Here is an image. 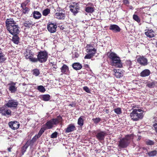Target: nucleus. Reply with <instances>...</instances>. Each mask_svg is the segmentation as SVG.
<instances>
[{"label":"nucleus","instance_id":"25","mask_svg":"<svg viewBox=\"0 0 157 157\" xmlns=\"http://www.w3.org/2000/svg\"><path fill=\"white\" fill-rule=\"evenodd\" d=\"M41 15L38 11H35L33 13V17L36 19H38L40 18Z\"/></svg>","mask_w":157,"mask_h":157},{"label":"nucleus","instance_id":"3","mask_svg":"<svg viewBox=\"0 0 157 157\" xmlns=\"http://www.w3.org/2000/svg\"><path fill=\"white\" fill-rule=\"evenodd\" d=\"M143 111L140 109H134L130 113V116L132 120L136 121L142 119L143 117Z\"/></svg>","mask_w":157,"mask_h":157},{"label":"nucleus","instance_id":"40","mask_svg":"<svg viewBox=\"0 0 157 157\" xmlns=\"http://www.w3.org/2000/svg\"><path fill=\"white\" fill-rule=\"evenodd\" d=\"M147 86L150 88L153 87L155 86V83L154 82H149L147 84Z\"/></svg>","mask_w":157,"mask_h":157},{"label":"nucleus","instance_id":"45","mask_svg":"<svg viewBox=\"0 0 157 157\" xmlns=\"http://www.w3.org/2000/svg\"><path fill=\"white\" fill-rule=\"evenodd\" d=\"M94 56L93 55L90 54L89 53L88 54H87L84 57L85 59H90L92 58L93 56Z\"/></svg>","mask_w":157,"mask_h":157},{"label":"nucleus","instance_id":"29","mask_svg":"<svg viewBox=\"0 0 157 157\" xmlns=\"http://www.w3.org/2000/svg\"><path fill=\"white\" fill-rule=\"evenodd\" d=\"M87 52L89 53H90L94 56L96 53L97 51L96 49L94 48H87Z\"/></svg>","mask_w":157,"mask_h":157},{"label":"nucleus","instance_id":"15","mask_svg":"<svg viewBox=\"0 0 157 157\" xmlns=\"http://www.w3.org/2000/svg\"><path fill=\"white\" fill-rule=\"evenodd\" d=\"M109 29L115 33L119 32L121 30L120 28L116 25H111Z\"/></svg>","mask_w":157,"mask_h":157},{"label":"nucleus","instance_id":"55","mask_svg":"<svg viewBox=\"0 0 157 157\" xmlns=\"http://www.w3.org/2000/svg\"><path fill=\"white\" fill-rule=\"evenodd\" d=\"M26 149H24V150H23V148H22V154L23 155L24 153L26 151Z\"/></svg>","mask_w":157,"mask_h":157},{"label":"nucleus","instance_id":"2","mask_svg":"<svg viewBox=\"0 0 157 157\" xmlns=\"http://www.w3.org/2000/svg\"><path fill=\"white\" fill-rule=\"evenodd\" d=\"M133 138L132 134L126 135L125 137L120 139L119 141L118 146L121 148L126 147Z\"/></svg>","mask_w":157,"mask_h":157},{"label":"nucleus","instance_id":"54","mask_svg":"<svg viewBox=\"0 0 157 157\" xmlns=\"http://www.w3.org/2000/svg\"><path fill=\"white\" fill-rule=\"evenodd\" d=\"M86 47L87 48H93V47L92 46V45L90 44L87 45Z\"/></svg>","mask_w":157,"mask_h":157},{"label":"nucleus","instance_id":"43","mask_svg":"<svg viewBox=\"0 0 157 157\" xmlns=\"http://www.w3.org/2000/svg\"><path fill=\"white\" fill-rule=\"evenodd\" d=\"M58 133L55 132L53 133L51 136V138H56L57 136Z\"/></svg>","mask_w":157,"mask_h":157},{"label":"nucleus","instance_id":"11","mask_svg":"<svg viewBox=\"0 0 157 157\" xmlns=\"http://www.w3.org/2000/svg\"><path fill=\"white\" fill-rule=\"evenodd\" d=\"M9 125L10 127L14 130L18 129L20 125L19 123L16 121L10 122L9 123Z\"/></svg>","mask_w":157,"mask_h":157},{"label":"nucleus","instance_id":"26","mask_svg":"<svg viewBox=\"0 0 157 157\" xmlns=\"http://www.w3.org/2000/svg\"><path fill=\"white\" fill-rule=\"evenodd\" d=\"M146 35L149 38H152L155 36L154 32L152 30H150L145 32Z\"/></svg>","mask_w":157,"mask_h":157},{"label":"nucleus","instance_id":"27","mask_svg":"<svg viewBox=\"0 0 157 157\" xmlns=\"http://www.w3.org/2000/svg\"><path fill=\"white\" fill-rule=\"evenodd\" d=\"M13 36L12 37V40L15 44H18L19 43V38L17 35H13Z\"/></svg>","mask_w":157,"mask_h":157},{"label":"nucleus","instance_id":"28","mask_svg":"<svg viewBox=\"0 0 157 157\" xmlns=\"http://www.w3.org/2000/svg\"><path fill=\"white\" fill-rule=\"evenodd\" d=\"M85 11L88 13H92L94 11V10L92 7L86 6L85 8Z\"/></svg>","mask_w":157,"mask_h":157},{"label":"nucleus","instance_id":"34","mask_svg":"<svg viewBox=\"0 0 157 157\" xmlns=\"http://www.w3.org/2000/svg\"><path fill=\"white\" fill-rule=\"evenodd\" d=\"M32 24L33 22L31 21H25L24 22V25L25 27H29Z\"/></svg>","mask_w":157,"mask_h":157},{"label":"nucleus","instance_id":"17","mask_svg":"<svg viewBox=\"0 0 157 157\" xmlns=\"http://www.w3.org/2000/svg\"><path fill=\"white\" fill-rule=\"evenodd\" d=\"M0 111L2 115L6 116L10 115L11 113V111L10 109L6 110L4 107L1 108Z\"/></svg>","mask_w":157,"mask_h":157},{"label":"nucleus","instance_id":"4","mask_svg":"<svg viewBox=\"0 0 157 157\" xmlns=\"http://www.w3.org/2000/svg\"><path fill=\"white\" fill-rule=\"evenodd\" d=\"M62 119V117L60 116H59L56 118L48 121L43 125L47 129H51L53 127V125H57L61 122Z\"/></svg>","mask_w":157,"mask_h":157},{"label":"nucleus","instance_id":"48","mask_svg":"<svg viewBox=\"0 0 157 157\" xmlns=\"http://www.w3.org/2000/svg\"><path fill=\"white\" fill-rule=\"evenodd\" d=\"M79 56V54L76 52H75L73 54V57L74 58H77Z\"/></svg>","mask_w":157,"mask_h":157},{"label":"nucleus","instance_id":"8","mask_svg":"<svg viewBox=\"0 0 157 157\" xmlns=\"http://www.w3.org/2000/svg\"><path fill=\"white\" fill-rule=\"evenodd\" d=\"M57 25L56 24L53 23H48L47 26V28L48 31L51 33H54L56 30Z\"/></svg>","mask_w":157,"mask_h":157},{"label":"nucleus","instance_id":"52","mask_svg":"<svg viewBox=\"0 0 157 157\" xmlns=\"http://www.w3.org/2000/svg\"><path fill=\"white\" fill-rule=\"evenodd\" d=\"M123 2L125 5L128 4H129V2L128 0H124Z\"/></svg>","mask_w":157,"mask_h":157},{"label":"nucleus","instance_id":"31","mask_svg":"<svg viewBox=\"0 0 157 157\" xmlns=\"http://www.w3.org/2000/svg\"><path fill=\"white\" fill-rule=\"evenodd\" d=\"M32 72L33 74L36 76H38L40 74L39 70L37 69H33Z\"/></svg>","mask_w":157,"mask_h":157},{"label":"nucleus","instance_id":"16","mask_svg":"<svg viewBox=\"0 0 157 157\" xmlns=\"http://www.w3.org/2000/svg\"><path fill=\"white\" fill-rule=\"evenodd\" d=\"M46 128H45L43 125L41 129L39 131L38 134L36 135L33 138V139L34 140H36L37 139L40 138L43 133L44 132V131L45 130Z\"/></svg>","mask_w":157,"mask_h":157},{"label":"nucleus","instance_id":"58","mask_svg":"<svg viewBox=\"0 0 157 157\" xmlns=\"http://www.w3.org/2000/svg\"><path fill=\"white\" fill-rule=\"evenodd\" d=\"M2 52L1 50V48H0V55L2 53Z\"/></svg>","mask_w":157,"mask_h":157},{"label":"nucleus","instance_id":"38","mask_svg":"<svg viewBox=\"0 0 157 157\" xmlns=\"http://www.w3.org/2000/svg\"><path fill=\"white\" fill-rule=\"evenodd\" d=\"M115 72V75L117 78H119L122 76V74L119 72V71H118L117 70H116V71H114Z\"/></svg>","mask_w":157,"mask_h":157},{"label":"nucleus","instance_id":"6","mask_svg":"<svg viewBox=\"0 0 157 157\" xmlns=\"http://www.w3.org/2000/svg\"><path fill=\"white\" fill-rule=\"evenodd\" d=\"M46 52L41 51L39 52L37 55L38 61L41 63L46 61L48 58Z\"/></svg>","mask_w":157,"mask_h":157},{"label":"nucleus","instance_id":"42","mask_svg":"<svg viewBox=\"0 0 157 157\" xmlns=\"http://www.w3.org/2000/svg\"><path fill=\"white\" fill-rule=\"evenodd\" d=\"M29 59L30 61L33 62H36L38 61V58H34L33 57H32V56L30 58V59Z\"/></svg>","mask_w":157,"mask_h":157},{"label":"nucleus","instance_id":"20","mask_svg":"<svg viewBox=\"0 0 157 157\" xmlns=\"http://www.w3.org/2000/svg\"><path fill=\"white\" fill-rule=\"evenodd\" d=\"M85 117L84 116H80L78 120V124L81 127L84 124V121L85 120Z\"/></svg>","mask_w":157,"mask_h":157},{"label":"nucleus","instance_id":"18","mask_svg":"<svg viewBox=\"0 0 157 157\" xmlns=\"http://www.w3.org/2000/svg\"><path fill=\"white\" fill-rule=\"evenodd\" d=\"M75 129V127L73 124H71L65 129L66 133H69L74 131Z\"/></svg>","mask_w":157,"mask_h":157},{"label":"nucleus","instance_id":"53","mask_svg":"<svg viewBox=\"0 0 157 157\" xmlns=\"http://www.w3.org/2000/svg\"><path fill=\"white\" fill-rule=\"evenodd\" d=\"M69 106H71L74 107H75V103H72L70 104L69 105Z\"/></svg>","mask_w":157,"mask_h":157},{"label":"nucleus","instance_id":"51","mask_svg":"<svg viewBox=\"0 0 157 157\" xmlns=\"http://www.w3.org/2000/svg\"><path fill=\"white\" fill-rule=\"evenodd\" d=\"M127 67L128 68V69L130 71H132L133 70V66L132 64V65L128 66V67Z\"/></svg>","mask_w":157,"mask_h":157},{"label":"nucleus","instance_id":"50","mask_svg":"<svg viewBox=\"0 0 157 157\" xmlns=\"http://www.w3.org/2000/svg\"><path fill=\"white\" fill-rule=\"evenodd\" d=\"M153 126L155 128L156 132L157 133V121H156V122L153 124Z\"/></svg>","mask_w":157,"mask_h":157},{"label":"nucleus","instance_id":"37","mask_svg":"<svg viewBox=\"0 0 157 157\" xmlns=\"http://www.w3.org/2000/svg\"><path fill=\"white\" fill-rule=\"evenodd\" d=\"M37 90L40 92L44 93L45 91L44 87L42 86H39L37 87Z\"/></svg>","mask_w":157,"mask_h":157},{"label":"nucleus","instance_id":"60","mask_svg":"<svg viewBox=\"0 0 157 157\" xmlns=\"http://www.w3.org/2000/svg\"><path fill=\"white\" fill-rule=\"evenodd\" d=\"M156 46L157 47V42H156Z\"/></svg>","mask_w":157,"mask_h":157},{"label":"nucleus","instance_id":"19","mask_svg":"<svg viewBox=\"0 0 157 157\" xmlns=\"http://www.w3.org/2000/svg\"><path fill=\"white\" fill-rule=\"evenodd\" d=\"M21 7L22 8L21 10L22 12V14H28L29 9L26 6V5L24 3H22L21 5Z\"/></svg>","mask_w":157,"mask_h":157},{"label":"nucleus","instance_id":"49","mask_svg":"<svg viewBox=\"0 0 157 157\" xmlns=\"http://www.w3.org/2000/svg\"><path fill=\"white\" fill-rule=\"evenodd\" d=\"M29 144L28 143H27L23 147V150H24V149L26 150L28 147H29Z\"/></svg>","mask_w":157,"mask_h":157},{"label":"nucleus","instance_id":"39","mask_svg":"<svg viewBox=\"0 0 157 157\" xmlns=\"http://www.w3.org/2000/svg\"><path fill=\"white\" fill-rule=\"evenodd\" d=\"M115 113L117 114H120L122 113L121 109L120 108L115 109L114 110Z\"/></svg>","mask_w":157,"mask_h":157},{"label":"nucleus","instance_id":"12","mask_svg":"<svg viewBox=\"0 0 157 157\" xmlns=\"http://www.w3.org/2000/svg\"><path fill=\"white\" fill-rule=\"evenodd\" d=\"M138 62L141 65L146 66L147 64V59L143 56H140L137 59Z\"/></svg>","mask_w":157,"mask_h":157},{"label":"nucleus","instance_id":"56","mask_svg":"<svg viewBox=\"0 0 157 157\" xmlns=\"http://www.w3.org/2000/svg\"><path fill=\"white\" fill-rule=\"evenodd\" d=\"M11 149H12V148L10 147L8 148V150L9 152H11Z\"/></svg>","mask_w":157,"mask_h":157},{"label":"nucleus","instance_id":"47","mask_svg":"<svg viewBox=\"0 0 157 157\" xmlns=\"http://www.w3.org/2000/svg\"><path fill=\"white\" fill-rule=\"evenodd\" d=\"M126 64L127 66V67H128V66L132 65V63L131 61L130 60H127L126 62Z\"/></svg>","mask_w":157,"mask_h":157},{"label":"nucleus","instance_id":"35","mask_svg":"<svg viewBox=\"0 0 157 157\" xmlns=\"http://www.w3.org/2000/svg\"><path fill=\"white\" fill-rule=\"evenodd\" d=\"M133 18L136 21H137L138 23H139L140 22V20L139 17L136 14H134L133 16Z\"/></svg>","mask_w":157,"mask_h":157},{"label":"nucleus","instance_id":"46","mask_svg":"<svg viewBox=\"0 0 157 157\" xmlns=\"http://www.w3.org/2000/svg\"><path fill=\"white\" fill-rule=\"evenodd\" d=\"M83 90L86 92L88 93H90V90L89 88L87 86H85L83 87Z\"/></svg>","mask_w":157,"mask_h":157},{"label":"nucleus","instance_id":"9","mask_svg":"<svg viewBox=\"0 0 157 157\" xmlns=\"http://www.w3.org/2000/svg\"><path fill=\"white\" fill-rule=\"evenodd\" d=\"M78 4L77 3H74L73 4L70 5L69 7L70 8V11L75 15L77 13L79 10V7L78 6Z\"/></svg>","mask_w":157,"mask_h":157},{"label":"nucleus","instance_id":"5","mask_svg":"<svg viewBox=\"0 0 157 157\" xmlns=\"http://www.w3.org/2000/svg\"><path fill=\"white\" fill-rule=\"evenodd\" d=\"M109 57L111 59L113 62V65L118 67H121L122 66V63L120 59V58L114 53H111Z\"/></svg>","mask_w":157,"mask_h":157},{"label":"nucleus","instance_id":"44","mask_svg":"<svg viewBox=\"0 0 157 157\" xmlns=\"http://www.w3.org/2000/svg\"><path fill=\"white\" fill-rule=\"evenodd\" d=\"M146 143L148 145H153L154 143L153 141L148 140L146 141Z\"/></svg>","mask_w":157,"mask_h":157},{"label":"nucleus","instance_id":"30","mask_svg":"<svg viewBox=\"0 0 157 157\" xmlns=\"http://www.w3.org/2000/svg\"><path fill=\"white\" fill-rule=\"evenodd\" d=\"M50 96L49 94H45L42 96V99L45 101H47L50 99Z\"/></svg>","mask_w":157,"mask_h":157},{"label":"nucleus","instance_id":"23","mask_svg":"<svg viewBox=\"0 0 157 157\" xmlns=\"http://www.w3.org/2000/svg\"><path fill=\"white\" fill-rule=\"evenodd\" d=\"M72 67L76 70L81 69L82 67V65L79 63H75L72 64Z\"/></svg>","mask_w":157,"mask_h":157},{"label":"nucleus","instance_id":"57","mask_svg":"<svg viewBox=\"0 0 157 157\" xmlns=\"http://www.w3.org/2000/svg\"><path fill=\"white\" fill-rule=\"evenodd\" d=\"M129 8L131 10L133 9V7H132V6H129Z\"/></svg>","mask_w":157,"mask_h":157},{"label":"nucleus","instance_id":"32","mask_svg":"<svg viewBox=\"0 0 157 157\" xmlns=\"http://www.w3.org/2000/svg\"><path fill=\"white\" fill-rule=\"evenodd\" d=\"M6 59L5 55L3 53L0 55V63H2L6 60Z\"/></svg>","mask_w":157,"mask_h":157},{"label":"nucleus","instance_id":"59","mask_svg":"<svg viewBox=\"0 0 157 157\" xmlns=\"http://www.w3.org/2000/svg\"><path fill=\"white\" fill-rule=\"evenodd\" d=\"M85 67H89V65L88 64H86L85 65Z\"/></svg>","mask_w":157,"mask_h":157},{"label":"nucleus","instance_id":"22","mask_svg":"<svg viewBox=\"0 0 157 157\" xmlns=\"http://www.w3.org/2000/svg\"><path fill=\"white\" fill-rule=\"evenodd\" d=\"M150 74V71L148 69H145L140 73V76L142 77H145L148 76Z\"/></svg>","mask_w":157,"mask_h":157},{"label":"nucleus","instance_id":"41","mask_svg":"<svg viewBox=\"0 0 157 157\" xmlns=\"http://www.w3.org/2000/svg\"><path fill=\"white\" fill-rule=\"evenodd\" d=\"M92 120L94 123L97 124L101 121V119L100 118L97 117L95 118H93Z\"/></svg>","mask_w":157,"mask_h":157},{"label":"nucleus","instance_id":"33","mask_svg":"<svg viewBox=\"0 0 157 157\" xmlns=\"http://www.w3.org/2000/svg\"><path fill=\"white\" fill-rule=\"evenodd\" d=\"M50 10L48 8H46L44 10L43 12V15L44 16H46L50 13Z\"/></svg>","mask_w":157,"mask_h":157},{"label":"nucleus","instance_id":"13","mask_svg":"<svg viewBox=\"0 0 157 157\" xmlns=\"http://www.w3.org/2000/svg\"><path fill=\"white\" fill-rule=\"evenodd\" d=\"M105 135L106 133L105 132L101 131L97 133L96 136L99 140L101 141L104 140Z\"/></svg>","mask_w":157,"mask_h":157},{"label":"nucleus","instance_id":"21","mask_svg":"<svg viewBox=\"0 0 157 157\" xmlns=\"http://www.w3.org/2000/svg\"><path fill=\"white\" fill-rule=\"evenodd\" d=\"M60 70L62 73L66 74L69 71V68L66 65L63 64L60 68Z\"/></svg>","mask_w":157,"mask_h":157},{"label":"nucleus","instance_id":"7","mask_svg":"<svg viewBox=\"0 0 157 157\" xmlns=\"http://www.w3.org/2000/svg\"><path fill=\"white\" fill-rule=\"evenodd\" d=\"M18 104V102L16 100L10 99L5 103V105L9 108H16Z\"/></svg>","mask_w":157,"mask_h":157},{"label":"nucleus","instance_id":"24","mask_svg":"<svg viewBox=\"0 0 157 157\" xmlns=\"http://www.w3.org/2000/svg\"><path fill=\"white\" fill-rule=\"evenodd\" d=\"M24 54L25 57L27 59H29L32 56V52L29 50L26 51L25 52Z\"/></svg>","mask_w":157,"mask_h":157},{"label":"nucleus","instance_id":"1","mask_svg":"<svg viewBox=\"0 0 157 157\" xmlns=\"http://www.w3.org/2000/svg\"><path fill=\"white\" fill-rule=\"evenodd\" d=\"M6 29L12 35H17L19 33L20 28L13 18L7 19L6 21Z\"/></svg>","mask_w":157,"mask_h":157},{"label":"nucleus","instance_id":"10","mask_svg":"<svg viewBox=\"0 0 157 157\" xmlns=\"http://www.w3.org/2000/svg\"><path fill=\"white\" fill-rule=\"evenodd\" d=\"M16 82H10L8 85L9 86V90L11 93H14L17 90V87L15 86Z\"/></svg>","mask_w":157,"mask_h":157},{"label":"nucleus","instance_id":"36","mask_svg":"<svg viewBox=\"0 0 157 157\" xmlns=\"http://www.w3.org/2000/svg\"><path fill=\"white\" fill-rule=\"evenodd\" d=\"M157 153V151H153L148 153V154L149 156L152 157L155 156Z\"/></svg>","mask_w":157,"mask_h":157},{"label":"nucleus","instance_id":"14","mask_svg":"<svg viewBox=\"0 0 157 157\" xmlns=\"http://www.w3.org/2000/svg\"><path fill=\"white\" fill-rule=\"evenodd\" d=\"M54 16L55 18L60 20L64 19L66 17L65 14L61 12H57L55 13Z\"/></svg>","mask_w":157,"mask_h":157}]
</instances>
